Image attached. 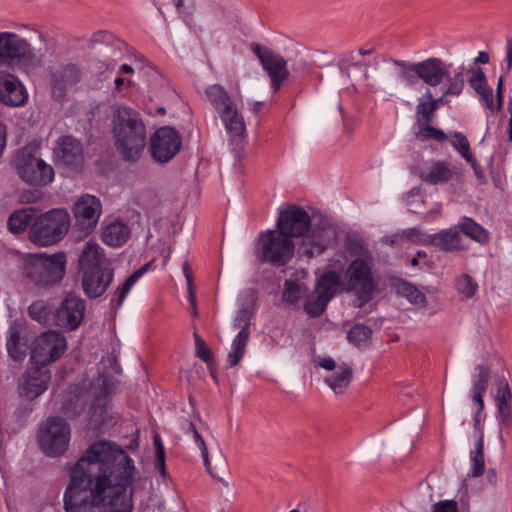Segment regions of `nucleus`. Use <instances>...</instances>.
<instances>
[{
	"label": "nucleus",
	"mask_w": 512,
	"mask_h": 512,
	"mask_svg": "<svg viewBox=\"0 0 512 512\" xmlns=\"http://www.w3.org/2000/svg\"><path fill=\"white\" fill-rule=\"evenodd\" d=\"M138 474L134 460L118 445L92 443L71 471L66 512H133Z\"/></svg>",
	"instance_id": "1"
},
{
	"label": "nucleus",
	"mask_w": 512,
	"mask_h": 512,
	"mask_svg": "<svg viewBox=\"0 0 512 512\" xmlns=\"http://www.w3.org/2000/svg\"><path fill=\"white\" fill-rule=\"evenodd\" d=\"M345 249L351 258L344 273L345 292H353L359 300L368 302L378 286L373 254L364 240L358 237H348Z\"/></svg>",
	"instance_id": "2"
},
{
	"label": "nucleus",
	"mask_w": 512,
	"mask_h": 512,
	"mask_svg": "<svg viewBox=\"0 0 512 512\" xmlns=\"http://www.w3.org/2000/svg\"><path fill=\"white\" fill-rule=\"evenodd\" d=\"M116 149L125 161H138L147 145L146 127L141 115L127 107H118L112 116Z\"/></svg>",
	"instance_id": "3"
},
{
	"label": "nucleus",
	"mask_w": 512,
	"mask_h": 512,
	"mask_svg": "<svg viewBox=\"0 0 512 512\" xmlns=\"http://www.w3.org/2000/svg\"><path fill=\"white\" fill-rule=\"evenodd\" d=\"M69 227V213L65 209H51L35 217L29 230V239L41 247L51 246L67 234Z\"/></svg>",
	"instance_id": "4"
},
{
	"label": "nucleus",
	"mask_w": 512,
	"mask_h": 512,
	"mask_svg": "<svg viewBox=\"0 0 512 512\" xmlns=\"http://www.w3.org/2000/svg\"><path fill=\"white\" fill-rule=\"evenodd\" d=\"M39 144L30 142L15 155L14 166L17 175L30 185L44 186L54 179V169L37 156Z\"/></svg>",
	"instance_id": "5"
},
{
	"label": "nucleus",
	"mask_w": 512,
	"mask_h": 512,
	"mask_svg": "<svg viewBox=\"0 0 512 512\" xmlns=\"http://www.w3.org/2000/svg\"><path fill=\"white\" fill-rule=\"evenodd\" d=\"M66 262L64 253L32 254L25 262L23 273L37 285L51 286L62 280Z\"/></svg>",
	"instance_id": "6"
},
{
	"label": "nucleus",
	"mask_w": 512,
	"mask_h": 512,
	"mask_svg": "<svg viewBox=\"0 0 512 512\" xmlns=\"http://www.w3.org/2000/svg\"><path fill=\"white\" fill-rule=\"evenodd\" d=\"M44 55L22 37L13 32H0V66L20 64L26 67H38Z\"/></svg>",
	"instance_id": "7"
},
{
	"label": "nucleus",
	"mask_w": 512,
	"mask_h": 512,
	"mask_svg": "<svg viewBox=\"0 0 512 512\" xmlns=\"http://www.w3.org/2000/svg\"><path fill=\"white\" fill-rule=\"evenodd\" d=\"M294 249V243L288 235H284L278 229L267 230L259 234L256 254L263 262L281 266L292 259Z\"/></svg>",
	"instance_id": "8"
},
{
	"label": "nucleus",
	"mask_w": 512,
	"mask_h": 512,
	"mask_svg": "<svg viewBox=\"0 0 512 512\" xmlns=\"http://www.w3.org/2000/svg\"><path fill=\"white\" fill-rule=\"evenodd\" d=\"M69 424L60 417L48 418L39 428V445L48 456L63 454L69 445Z\"/></svg>",
	"instance_id": "9"
},
{
	"label": "nucleus",
	"mask_w": 512,
	"mask_h": 512,
	"mask_svg": "<svg viewBox=\"0 0 512 512\" xmlns=\"http://www.w3.org/2000/svg\"><path fill=\"white\" fill-rule=\"evenodd\" d=\"M67 349L66 337L57 331L49 330L41 333L32 343L31 360L46 367L58 360Z\"/></svg>",
	"instance_id": "10"
},
{
	"label": "nucleus",
	"mask_w": 512,
	"mask_h": 512,
	"mask_svg": "<svg viewBox=\"0 0 512 512\" xmlns=\"http://www.w3.org/2000/svg\"><path fill=\"white\" fill-rule=\"evenodd\" d=\"M181 144V137L174 128L161 127L151 136V156L156 162L167 163L178 153Z\"/></svg>",
	"instance_id": "11"
},
{
	"label": "nucleus",
	"mask_w": 512,
	"mask_h": 512,
	"mask_svg": "<svg viewBox=\"0 0 512 512\" xmlns=\"http://www.w3.org/2000/svg\"><path fill=\"white\" fill-rule=\"evenodd\" d=\"M254 315V308L244 307L237 311L233 319V327L240 329L232 341L231 350L227 355L229 367L236 366L245 354V349L251 334V319Z\"/></svg>",
	"instance_id": "12"
},
{
	"label": "nucleus",
	"mask_w": 512,
	"mask_h": 512,
	"mask_svg": "<svg viewBox=\"0 0 512 512\" xmlns=\"http://www.w3.org/2000/svg\"><path fill=\"white\" fill-rule=\"evenodd\" d=\"M251 50L260 60L263 69L268 73L272 88L274 91H278L289 76L286 60L281 55L257 43L251 44Z\"/></svg>",
	"instance_id": "13"
},
{
	"label": "nucleus",
	"mask_w": 512,
	"mask_h": 512,
	"mask_svg": "<svg viewBox=\"0 0 512 512\" xmlns=\"http://www.w3.org/2000/svg\"><path fill=\"white\" fill-rule=\"evenodd\" d=\"M102 212L101 202L95 196H81L73 206L76 228L84 234H89L96 227Z\"/></svg>",
	"instance_id": "14"
},
{
	"label": "nucleus",
	"mask_w": 512,
	"mask_h": 512,
	"mask_svg": "<svg viewBox=\"0 0 512 512\" xmlns=\"http://www.w3.org/2000/svg\"><path fill=\"white\" fill-rule=\"evenodd\" d=\"M311 226L309 214L302 208L291 205L280 210L279 217L276 222L277 229L288 235L290 239L293 237H301Z\"/></svg>",
	"instance_id": "15"
},
{
	"label": "nucleus",
	"mask_w": 512,
	"mask_h": 512,
	"mask_svg": "<svg viewBox=\"0 0 512 512\" xmlns=\"http://www.w3.org/2000/svg\"><path fill=\"white\" fill-rule=\"evenodd\" d=\"M85 310V302L78 296L69 294L53 315L52 324L74 330L81 324Z\"/></svg>",
	"instance_id": "16"
},
{
	"label": "nucleus",
	"mask_w": 512,
	"mask_h": 512,
	"mask_svg": "<svg viewBox=\"0 0 512 512\" xmlns=\"http://www.w3.org/2000/svg\"><path fill=\"white\" fill-rule=\"evenodd\" d=\"M336 238L337 232L335 228L329 225L315 227L302 239L299 250L307 257H315L334 244Z\"/></svg>",
	"instance_id": "17"
},
{
	"label": "nucleus",
	"mask_w": 512,
	"mask_h": 512,
	"mask_svg": "<svg viewBox=\"0 0 512 512\" xmlns=\"http://www.w3.org/2000/svg\"><path fill=\"white\" fill-rule=\"evenodd\" d=\"M450 65H447L442 59L431 57L418 62L417 75L426 85L437 87L441 84L449 83L451 75Z\"/></svg>",
	"instance_id": "18"
},
{
	"label": "nucleus",
	"mask_w": 512,
	"mask_h": 512,
	"mask_svg": "<svg viewBox=\"0 0 512 512\" xmlns=\"http://www.w3.org/2000/svg\"><path fill=\"white\" fill-rule=\"evenodd\" d=\"M82 80V71L77 64L68 63L50 74L52 96L60 99L67 91Z\"/></svg>",
	"instance_id": "19"
},
{
	"label": "nucleus",
	"mask_w": 512,
	"mask_h": 512,
	"mask_svg": "<svg viewBox=\"0 0 512 512\" xmlns=\"http://www.w3.org/2000/svg\"><path fill=\"white\" fill-rule=\"evenodd\" d=\"M319 365L325 370L333 371L324 379L331 390L338 395L344 394L352 380V367L347 363L337 365L334 359L330 357L321 359Z\"/></svg>",
	"instance_id": "20"
},
{
	"label": "nucleus",
	"mask_w": 512,
	"mask_h": 512,
	"mask_svg": "<svg viewBox=\"0 0 512 512\" xmlns=\"http://www.w3.org/2000/svg\"><path fill=\"white\" fill-rule=\"evenodd\" d=\"M113 269L106 267H94L83 271L82 288L89 298H97L103 295L113 280Z\"/></svg>",
	"instance_id": "21"
},
{
	"label": "nucleus",
	"mask_w": 512,
	"mask_h": 512,
	"mask_svg": "<svg viewBox=\"0 0 512 512\" xmlns=\"http://www.w3.org/2000/svg\"><path fill=\"white\" fill-rule=\"evenodd\" d=\"M28 94L21 81L7 71L0 70V101L17 107L26 103Z\"/></svg>",
	"instance_id": "22"
},
{
	"label": "nucleus",
	"mask_w": 512,
	"mask_h": 512,
	"mask_svg": "<svg viewBox=\"0 0 512 512\" xmlns=\"http://www.w3.org/2000/svg\"><path fill=\"white\" fill-rule=\"evenodd\" d=\"M51 375L47 367H37L26 372L20 384V395L33 400L44 393L48 388Z\"/></svg>",
	"instance_id": "23"
},
{
	"label": "nucleus",
	"mask_w": 512,
	"mask_h": 512,
	"mask_svg": "<svg viewBox=\"0 0 512 512\" xmlns=\"http://www.w3.org/2000/svg\"><path fill=\"white\" fill-rule=\"evenodd\" d=\"M54 152L57 161L64 166L76 169L81 166L83 162L82 145L77 139L71 136L59 138Z\"/></svg>",
	"instance_id": "24"
},
{
	"label": "nucleus",
	"mask_w": 512,
	"mask_h": 512,
	"mask_svg": "<svg viewBox=\"0 0 512 512\" xmlns=\"http://www.w3.org/2000/svg\"><path fill=\"white\" fill-rule=\"evenodd\" d=\"M7 352L14 360H22L28 350V338L25 323L15 320L6 332Z\"/></svg>",
	"instance_id": "25"
},
{
	"label": "nucleus",
	"mask_w": 512,
	"mask_h": 512,
	"mask_svg": "<svg viewBox=\"0 0 512 512\" xmlns=\"http://www.w3.org/2000/svg\"><path fill=\"white\" fill-rule=\"evenodd\" d=\"M490 378V369L485 365H477L472 377L471 398L477 405V411L474 416L475 425L479 422V415L484 409L483 395L488 388Z\"/></svg>",
	"instance_id": "26"
},
{
	"label": "nucleus",
	"mask_w": 512,
	"mask_h": 512,
	"mask_svg": "<svg viewBox=\"0 0 512 512\" xmlns=\"http://www.w3.org/2000/svg\"><path fill=\"white\" fill-rule=\"evenodd\" d=\"M221 122L231 140L243 138L246 132V125L242 113L236 104L218 113Z\"/></svg>",
	"instance_id": "27"
},
{
	"label": "nucleus",
	"mask_w": 512,
	"mask_h": 512,
	"mask_svg": "<svg viewBox=\"0 0 512 512\" xmlns=\"http://www.w3.org/2000/svg\"><path fill=\"white\" fill-rule=\"evenodd\" d=\"M464 73L465 68L463 66L458 67L453 77L449 79V83H445V85L442 87V95L437 99L433 97V94L429 88L426 90L425 98L430 99V101L435 104L436 110L440 105L446 104L448 102V96H459L462 93L465 85Z\"/></svg>",
	"instance_id": "28"
},
{
	"label": "nucleus",
	"mask_w": 512,
	"mask_h": 512,
	"mask_svg": "<svg viewBox=\"0 0 512 512\" xmlns=\"http://www.w3.org/2000/svg\"><path fill=\"white\" fill-rule=\"evenodd\" d=\"M464 73L465 68L463 66L458 67L453 77L449 79V83H445V85L442 87V95L437 99L433 97V94L429 88L426 90L425 98L430 99V101L435 104L436 110L440 105L446 104L448 102V96H459L462 93L465 85Z\"/></svg>",
	"instance_id": "29"
},
{
	"label": "nucleus",
	"mask_w": 512,
	"mask_h": 512,
	"mask_svg": "<svg viewBox=\"0 0 512 512\" xmlns=\"http://www.w3.org/2000/svg\"><path fill=\"white\" fill-rule=\"evenodd\" d=\"M453 169L446 162L435 161L430 166L420 170V178L423 182L429 184H444L452 179Z\"/></svg>",
	"instance_id": "30"
},
{
	"label": "nucleus",
	"mask_w": 512,
	"mask_h": 512,
	"mask_svg": "<svg viewBox=\"0 0 512 512\" xmlns=\"http://www.w3.org/2000/svg\"><path fill=\"white\" fill-rule=\"evenodd\" d=\"M345 291L341 275L336 271H329L323 274L317 282L315 292L322 298L330 302V300L338 293Z\"/></svg>",
	"instance_id": "31"
},
{
	"label": "nucleus",
	"mask_w": 512,
	"mask_h": 512,
	"mask_svg": "<svg viewBox=\"0 0 512 512\" xmlns=\"http://www.w3.org/2000/svg\"><path fill=\"white\" fill-rule=\"evenodd\" d=\"M129 234L130 229L127 224L114 220L105 226L102 240L109 246L117 247L127 241Z\"/></svg>",
	"instance_id": "32"
},
{
	"label": "nucleus",
	"mask_w": 512,
	"mask_h": 512,
	"mask_svg": "<svg viewBox=\"0 0 512 512\" xmlns=\"http://www.w3.org/2000/svg\"><path fill=\"white\" fill-rule=\"evenodd\" d=\"M430 242L444 251L463 248L462 237L456 228L443 230L431 236Z\"/></svg>",
	"instance_id": "33"
},
{
	"label": "nucleus",
	"mask_w": 512,
	"mask_h": 512,
	"mask_svg": "<svg viewBox=\"0 0 512 512\" xmlns=\"http://www.w3.org/2000/svg\"><path fill=\"white\" fill-rule=\"evenodd\" d=\"M149 267L150 263L143 265L132 275H130L121 285H119L113 293L111 298V305L115 306L116 308L121 307L125 298L130 293L132 287L148 271Z\"/></svg>",
	"instance_id": "34"
},
{
	"label": "nucleus",
	"mask_w": 512,
	"mask_h": 512,
	"mask_svg": "<svg viewBox=\"0 0 512 512\" xmlns=\"http://www.w3.org/2000/svg\"><path fill=\"white\" fill-rule=\"evenodd\" d=\"M205 94L217 114L235 104L227 90L220 84L209 85L205 89Z\"/></svg>",
	"instance_id": "35"
},
{
	"label": "nucleus",
	"mask_w": 512,
	"mask_h": 512,
	"mask_svg": "<svg viewBox=\"0 0 512 512\" xmlns=\"http://www.w3.org/2000/svg\"><path fill=\"white\" fill-rule=\"evenodd\" d=\"M35 217V209L32 207L15 211L8 218V229L14 234H19L32 225Z\"/></svg>",
	"instance_id": "36"
},
{
	"label": "nucleus",
	"mask_w": 512,
	"mask_h": 512,
	"mask_svg": "<svg viewBox=\"0 0 512 512\" xmlns=\"http://www.w3.org/2000/svg\"><path fill=\"white\" fill-rule=\"evenodd\" d=\"M459 228L463 234L481 245L487 244L490 240V233L472 218L463 217L459 222Z\"/></svg>",
	"instance_id": "37"
},
{
	"label": "nucleus",
	"mask_w": 512,
	"mask_h": 512,
	"mask_svg": "<svg viewBox=\"0 0 512 512\" xmlns=\"http://www.w3.org/2000/svg\"><path fill=\"white\" fill-rule=\"evenodd\" d=\"M102 249L97 243L88 242L81 254L80 265L83 271L102 266Z\"/></svg>",
	"instance_id": "38"
},
{
	"label": "nucleus",
	"mask_w": 512,
	"mask_h": 512,
	"mask_svg": "<svg viewBox=\"0 0 512 512\" xmlns=\"http://www.w3.org/2000/svg\"><path fill=\"white\" fill-rule=\"evenodd\" d=\"M107 398L108 391L106 388H103L91 404L89 411V421L95 427L100 426L103 422H105Z\"/></svg>",
	"instance_id": "39"
},
{
	"label": "nucleus",
	"mask_w": 512,
	"mask_h": 512,
	"mask_svg": "<svg viewBox=\"0 0 512 512\" xmlns=\"http://www.w3.org/2000/svg\"><path fill=\"white\" fill-rule=\"evenodd\" d=\"M398 295L406 298L410 303L424 306L426 303L425 295L413 284L406 281H399L395 285Z\"/></svg>",
	"instance_id": "40"
},
{
	"label": "nucleus",
	"mask_w": 512,
	"mask_h": 512,
	"mask_svg": "<svg viewBox=\"0 0 512 512\" xmlns=\"http://www.w3.org/2000/svg\"><path fill=\"white\" fill-rule=\"evenodd\" d=\"M415 137L420 141L434 139L440 143L448 140V136L440 129L431 126V122H416Z\"/></svg>",
	"instance_id": "41"
},
{
	"label": "nucleus",
	"mask_w": 512,
	"mask_h": 512,
	"mask_svg": "<svg viewBox=\"0 0 512 512\" xmlns=\"http://www.w3.org/2000/svg\"><path fill=\"white\" fill-rule=\"evenodd\" d=\"M183 430L187 435H190L192 437L194 443L199 448L207 471L213 477H217V475L212 472L211 467H210V461H209L208 449L206 447V443H205L203 437L200 435V433L195 428L194 424L192 422L186 421L185 424L183 425Z\"/></svg>",
	"instance_id": "42"
},
{
	"label": "nucleus",
	"mask_w": 512,
	"mask_h": 512,
	"mask_svg": "<svg viewBox=\"0 0 512 512\" xmlns=\"http://www.w3.org/2000/svg\"><path fill=\"white\" fill-rule=\"evenodd\" d=\"M307 293V288L303 283L286 280L284 282L283 300L289 304H296Z\"/></svg>",
	"instance_id": "43"
},
{
	"label": "nucleus",
	"mask_w": 512,
	"mask_h": 512,
	"mask_svg": "<svg viewBox=\"0 0 512 512\" xmlns=\"http://www.w3.org/2000/svg\"><path fill=\"white\" fill-rule=\"evenodd\" d=\"M393 64L399 67L400 70L398 76L403 83L407 86H413L417 83V80L419 79L416 72L418 62L409 63L403 60H393Z\"/></svg>",
	"instance_id": "44"
},
{
	"label": "nucleus",
	"mask_w": 512,
	"mask_h": 512,
	"mask_svg": "<svg viewBox=\"0 0 512 512\" xmlns=\"http://www.w3.org/2000/svg\"><path fill=\"white\" fill-rule=\"evenodd\" d=\"M450 143L452 147L467 161L472 162L473 154L467 137L461 132L451 134Z\"/></svg>",
	"instance_id": "45"
},
{
	"label": "nucleus",
	"mask_w": 512,
	"mask_h": 512,
	"mask_svg": "<svg viewBox=\"0 0 512 512\" xmlns=\"http://www.w3.org/2000/svg\"><path fill=\"white\" fill-rule=\"evenodd\" d=\"M372 330L363 324H355L348 332V340L358 347L366 346Z\"/></svg>",
	"instance_id": "46"
},
{
	"label": "nucleus",
	"mask_w": 512,
	"mask_h": 512,
	"mask_svg": "<svg viewBox=\"0 0 512 512\" xmlns=\"http://www.w3.org/2000/svg\"><path fill=\"white\" fill-rule=\"evenodd\" d=\"M28 313L32 319L42 324L52 323L51 311L43 301L33 302L29 308Z\"/></svg>",
	"instance_id": "47"
},
{
	"label": "nucleus",
	"mask_w": 512,
	"mask_h": 512,
	"mask_svg": "<svg viewBox=\"0 0 512 512\" xmlns=\"http://www.w3.org/2000/svg\"><path fill=\"white\" fill-rule=\"evenodd\" d=\"M329 302L322 298L315 291L307 297L305 311L312 317H317L323 313Z\"/></svg>",
	"instance_id": "48"
},
{
	"label": "nucleus",
	"mask_w": 512,
	"mask_h": 512,
	"mask_svg": "<svg viewBox=\"0 0 512 512\" xmlns=\"http://www.w3.org/2000/svg\"><path fill=\"white\" fill-rule=\"evenodd\" d=\"M436 111L435 104L425 98V94L418 99L416 106V122H432L433 114Z\"/></svg>",
	"instance_id": "49"
},
{
	"label": "nucleus",
	"mask_w": 512,
	"mask_h": 512,
	"mask_svg": "<svg viewBox=\"0 0 512 512\" xmlns=\"http://www.w3.org/2000/svg\"><path fill=\"white\" fill-rule=\"evenodd\" d=\"M477 289L478 284L467 274H463L456 279V290L466 299L472 298Z\"/></svg>",
	"instance_id": "50"
},
{
	"label": "nucleus",
	"mask_w": 512,
	"mask_h": 512,
	"mask_svg": "<svg viewBox=\"0 0 512 512\" xmlns=\"http://www.w3.org/2000/svg\"><path fill=\"white\" fill-rule=\"evenodd\" d=\"M470 73L468 81L477 94L489 87L486 76L481 68L471 69Z\"/></svg>",
	"instance_id": "51"
},
{
	"label": "nucleus",
	"mask_w": 512,
	"mask_h": 512,
	"mask_svg": "<svg viewBox=\"0 0 512 512\" xmlns=\"http://www.w3.org/2000/svg\"><path fill=\"white\" fill-rule=\"evenodd\" d=\"M511 399L512 395L507 381L504 379L500 380L498 382L495 396L496 405L510 404Z\"/></svg>",
	"instance_id": "52"
},
{
	"label": "nucleus",
	"mask_w": 512,
	"mask_h": 512,
	"mask_svg": "<svg viewBox=\"0 0 512 512\" xmlns=\"http://www.w3.org/2000/svg\"><path fill=\"white\" fill-rule=\"evenodd\" d=\"M154 445L156 450L155 468L162 474H165V449L159 435L154 436Z\"/></svg>",
	"instance_id": "53"
},
{
	"label": "nucleus",
	"mask_w": 512,
	"mask_h": 512,
	"mask_svg": "<svg viewBox=\"0 0 512 512\" xmlns=\"http://www.w3.org/2000/svg\"><path fill=\"white\" fill-rule=\"evenodd\" d=\"M63 410L66 414L71 417H76L82 413L84 410V399L82 395H77L75 397V402L71 401L69 403H65L63 406Z\"/></svg>",
	"instance_id": "54"
},
{
	"label": "nucleus",
	"mask_w": 512,
	"mask_h": 512,
	"mask_svg": "<svg viewBox=\"0 0 512 512\" xmlns=\"http://www.w3.org/2000/svg\"><path fill=\"white\" fill-rule=\"evenodd\" d=\"M194 339L197 356L204 362H209L212 356L211 349L198 334H194Z\"/></svg>",
	"instance_id": "55"
},
{
	"label": "nucleus",
	"mask_w": 512,
	"mask_h": 512,
	"mask_svg": "<svg viewBox=\"0 0 512 512\" xmlns=\"http://www.w3.org/2000/svg\"><path fill=\"white\" fill-rule=\"evenodd\" d=\"M394 238H401L403 240L406 239L414 243H419L422 241L421 232L417 227L404 229L394 234Z\"/></svg>",
	"instance_id": "56"
},
{
	"label": "nucleus",
	"mask_w": 512,
	"mask_h": 512,
	"mask_svg": "<svg viewBox=\"0 0 512 512\" xmlns=\"http://www.w3.org/2000/svg\"><path fill=\"white\" fill-rule=\"evenodd\" d=\"M431 512H459L458 503L455 500H441L432 505Z\"/></svg>",
	"instance_id": "57"
},
{
	"label": "nucleus",
	"mask_w": 512,
	"mask_h": 512,
	"mask_svg": "<svg viewBox=\"0 0 512 512\" xmlns=\"http://www.w3.org/2000/svg\"><path fill=\"white\" fill-rule=\"evenodd\" d=\"M484 456L472 455L471 456V467L469 471V475L471 477H479L484 472Z\"/></svg>",
	"instance_id": "58"
},
{
	"label": "nucleus",
	"mask_w": 512,
	"mask_h": 512,
	"mask_svg": "<svg viewBox=\"0 0 512 512\" xmlns=\"http://www.w3.org/2000/svg\"><path fill=\"white\" fill-rule=\"evenodd\" d=\"M481 100L483 101L484 105L490 110V111H499L500 109L497 108V103H494V95L493 90L491 87H487L485 90L478 93Z\"/></svg>",
	"instance_id": "59"
},
{
	"label": "nucleus",
	"mask_w": 512,
	"mask_h": 512,
	"mask_svg": "<svg viewBox=\"0 0 512 512\" xmlns=\"http://www.w3.org/2000/svg\"><path fill=\"white\" fill-rule=\"evenodd\" d=\"M158 10L161 11L162 7L167 4L166 0H153ZM178 13H183L188 9L191 0H172Z\"/></svg>",
	"instance_id": "60"
},
{
	"label": "nucleus",
	"mask_w": 512,
	"mask_h": 512,
	"mask_svg": "<svg viewBox=\"0 0 512 512\" xmlns=\"http://www.w3.org/2000/svg\"><path fill=\"white\" fill-rule=\"evenodd\" d=\"M498 410V420L500 426H507L511 416V405H496Z\"/></svg>",
	"instance_id": "61"
},
{
	"label": "nucleus",
	"mask_w": 512,
	"mask_h": 512,
	"mask_svg": "<svg viewBox=\"0 0 512 512\" xmlns=\"http://www.w3.org/2000/svg\"><path fill=\"white\" fill-rule=\"evenodd\" d=\"M501 70L509 73L512 70V37L507 40L506 57L501 64Z\"/></svg>",
	"instance_id": "62"
},
{
	"label": "nucleus",
	"mask_w": 512,
	"mask_h": 512,
	"mask_svg": "<svg viewBox=\"0 0 512 512\" xmlns=\"http://www.w3.org/2000/svg\"><path fill=\"white\" fill-rule=\"evenodd\" d=\"M497 108L501 109L503 106V78L500 77L496 88Z\"/></svg>",
	"instance_id": "63"
},
{
	"label": "nucleus",
	"mask_w": 512,
	"mask_h": 512,
	"mask_svg": "<svg viewBox=\"0 0 512 512\" xmlns=\"http://www.w3.org/2000/svg\"><path fill=\"white\" fill-rule=\"evenodd\" d=\"M508 112L510 114V118L508 121L507 134L508 140L512 142V99L508 102Z\"/></svg>",
	"instance_id": "64"
}]
</instances>
